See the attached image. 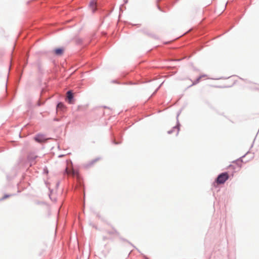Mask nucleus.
<instances>
[{
  "mask_svg": "<svg viewBox=\"0 0 259 259\" xmlns=\"http://www.w3.org/2000/svg\"><path fill=\"white\" fill-rule=\"evenodd\" d=\"M228 178L229 177L227 173H223L218 176L217 182L218 184H223L228 180Z\"/></svg>",
  "mask_w": 259,
  "mask_h": 259,
  "instance_id": "f257e3e1",
  "label": "nucleus"
},
{
  "mask_svg": "<svg viewBox=\"0 0 259 259\" xmlns=\"http://www.w3.org/2000/svg\"><path fill=\"white\" fill-rule=\"evenodd\" d=\"M107 233L108 235L113 236H116L119 235L118 232L113 227H110L107 231Z\"/></svg>",
  "mask_w": 259,
  "mask_h": 259,
  "instance_id": "f03ea898",
  "label": "nucleus"
},
{
  "mask_svg": "<svg viewBox=\"0 0 259 259\" xmlns=\"http://www.w3.org/2000/svg\"><path fill=\"white\" fill-rule=\"evenodd\" d=\"M35 141L38 143H44L47 140V138L43 135H37L35 136Z\"/></svg>",
  "mask_w": 259,
  "mask_h": 259,
  "instance_id": "7ed1b4c3",
  "label": "nucleus"
},
{
  "mask_svg": "<svg viewBox=\"0 0 259 259\" xmlns=\"http://www.w3.org/2000/svg\"><path fill=\"white\" fill-rule=\"evenodd\" d=\"M54 53L58 56H60L63 54L64 49L62 48H57L54 50Z\"/></svg>",
  "mask_w": 259,
  "mask_h": 259,
  "instance_id": "20e7f679",
  "label": "nucleus"
},
{
  "mask_svg": "<svg viewBox=\"0 0 259 259\" xmlns=\"http://www.w3.org/2000/svg\"><path fill=\"white\" fill-rule=\"evenodd\" d=\"M67 99L68 100V102L70 104L72 103V100L73 99V94H72L71 91H69L67 92Z\"/></svg>",
  "mask_w": 259,
  "mask_h": 259,
  "instance_id": "39448f33",
  "label": "nucleus"
},
{
  "mask_svg": "<svg viewBox=\"0 0 259 259\" xmlns=\"http://www.w3.org/2000/svg\"><path fill=\"white\" fill-rule=\"evenodd\" d=\"M65 108L64 105L62 103H59L58 104L57 106V109L62 110Z\"/></svg>",
  "mask_w": 259,
  "mask_h": 259,
  "instance_id": "423d86ee",
  "label": "nucleus"
},
{
  "mask_svg": "<svg viewBox=\"0 0 259 259\" xmlns=\"http://www.w3.org/2000/svg\"><path fill=\"white\" fill-rule=\"evenodd\" d=\"M96 3L94 1H92L91 3H90V7H91V8L92 9V10L93 11H94L95 10V7L96 6Z\"/></svg>",
  "mask_w": 259,
  "mask_h": 259,
  "instance_id": "0eeeda50",
  "label": "nucleus"
},
{
  "mask_svg": "<svg viewBox=\"0 0 259 259\" xmlns=\"http://www.w3.org/2000/svg\"><path fill=\"white\" fill-rule=\"evenodd\" d=\"M201 77H202V76H200V77H199L196 79V80L194 82H193V84H196V83H198V82H199V81H200V79L201 78Z\"/></svg>",
  "mask_w": 259,
  "mask_h": 259,
  "instance_id": "6e6552de",
  "label": "nucleus"
},
{
  "mask_svg": "<svg viewBox=\"0 0 259 259\" xmlns=\"http://www.w3.org/2000/svg\"><path fill=\"white\" fill-rule=\"evenodd\" d=\"M72 172L73 175L77 174V172L75 171L74 170H72Z\"/></svg>",
  "mask_w": 259,
  "mask_h": 259,
  "instance_id": "1a4fd4ad",
  "label": "nucleus"
}]
</instances>
